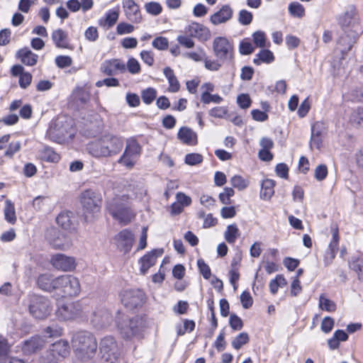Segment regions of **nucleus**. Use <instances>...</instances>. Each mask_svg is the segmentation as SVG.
<instances>
[{
    "label": "nucleus",
    "instance_id": "57",
    "mask_svg": "<svg viewBox=\"0 0 363 363\" xmlns=\"http://www.w3.org/2000/svg\"><path fill=\"white\" fill-rule=\"evenodd\" d=\"M134 26L125 22L118 23L116 27V33L120 35L131 33L134 31Z\"/></svg>",
    "mask_w": 363,
    "mask_h": 363
},
{
    "label": "nucleus",
    "instance_id": "32",
    "mask_svg": "<svg viewBox=\"0 0 363 363\" xmlns=\"http://www.w3.org/2000/svg\"><path fill=\"white\" fill-rule=\"evenodd\" d=\"M71 100L77 106L85 104L89 100V93L83 88H77L72 91Z\"/></svg>",
    "mask_w": 363,
    "mask_h": 363
},
{
    "label": "nucleus",
    "instance_id": "22",
    "mask_svg": "<svg viewBox=\"0 0 363 363\" xmlns=\"http://www.w3.org/2000/svg\"><path fill=\"white\" fill-rule=\"evenodd\" d=\"M57 223L63 229L72 233L77 230L76 218L70 211L61 212L56 218Z\"/></svg>",
    "mask_w": 363,
    "mask_h": 363
},
{
    "label": "nucleus",
    "instance_id": "43",
    "mask_svg": "<svg viewBox=\"0 0 363 363\" xmlns=\"http://www.w3.org/2000/svg\"><path fill=\"white\" fill-rule=\"evenodd\" d=\"M62 335V328L56 324L48 326L44 329L45 337H58Z\"/></svg>",
    "mask_w": 363,
    "mask_h": 363
},
{
    "label": "nucleus",
    "instance_id": "54",
    "mask_svg": "<svg viewBox=\"0 0 363 363\" xmlns=\"http://www.w3.org/2000/svg\"><path fill=\"white\" fill-rule=\"evenodd\" d=\"M152 45L158 50H165L168 48L169 40L165 37H157L153 40Z\"/></svg>",
    "mask_w": 363,
    "mask_h": 363
},
{
    "label": "nucleus",
    "instance_id": "47",
    "mask_svg": "<svg viewBox=\"0 0 363 363\" xmlns=\"http://www.w3.org/2000/svg\"><path fill=\"white\" fill-rule=\"evenodd\" d=\"M157 96V91L155 89L150 87L143 90L141 93L143 101L146 104H150Z\"/></svg>",
    "mask_w": 363,
    "mask_h": 363
},
{
    "label": "nucleus",
    "instance_id": "36",
    "mask_svg": "<svg viewBox=\"0 0 363 363\" xmlns=\"http://www.w3.org/2000/svg\"><path fill=\"white\" fill-rule=\"evenodd\" d=\"M350 123L354 126L363 125V105L352 111L350 116Z\"/></svg>",
    "mask_w": 363,
    "mask_h": 363
},
{
    "label": "nucleus",
    "instance_id": "63",
    "mask_svg": "<svg viewBox=\"0 0 363 363\" xmlns=\"http://www.w3.org/2000/svg\"><path fill=\"white\" fill-rule=\"evenodd\" d=\"M55 63L60 68H65L69 67L72 63V60L67 55H59L55 58Z\"/></svg>",
    "mask_w": 363,
    "mask_h": 363
},
{
    "label": "nucleus",
    "instance_id": "46",
    "mask_svg": "<svg viewBox=\"0 0 363 363\" xmlns=\"http://www.w3.org/2000/svg\"><path fill=\"white\" fill-rule=\"evenodd\" d=\"M347 35H351V32L344 33L342 35H340L337 41V44L341 47L340 51L343 55H345L347 52H349L352 49L353 45L354 44L352 43L349 48V45H347V43H348L350 37L347 36Z\"/></svg>",
    "mask_w": 363,
    "mask_h": 363
},
{
    "label": "nucleus",
    "instance_id": "3",
    "mask_svg": "<svg viewBox=\"0 0 363 363\" xmlns=\"http://www.w3.org/2000/svg\"><path fill=\"white\" fill-rule=\"evenodd\" d=\"M79 201L82 206L85 222H94L101 211V194L91 189H87L81 194Z\"/></svg>",
    "mask_w": 363,
    "mask_h": 363
},
{
    "label": "nucleus",
    "instance_id": "8",
    "mask_svg": "<svg viewBox=\"0 0 363 363\" xmlns=\"http://www.w3.org/2000/svg\"><path fill=\"white\" fill-rule=\"evenodd\" d=\"M101 358L106 363H116L120 356V350L115 337L111 335L101 339L99 344Z\"/></svg>",
    "mask_w": 363,
    "mask_h": 363
},
{
    "label": "nucleus",
    "instance_id": "30",
    "mask_svg": "<svg viewBox=\"0 0 363 363\" xmlns=\"http://www.w3.org/2000/svg\"><path fill=\"white\" fill-rule=\"evenodd\" d=\"M118 16L119 13L118 11L114 9L108 10L104 17L99 19L98 24L102 28H110L116 24Z\"/></svg>",
    "mask_w": 363,
    "mask_h": 363
},
{
    "label": "nucleus",
    "instance_id": "53",
    "mask_svg": "<svg viewBox=\"0 0 363 363\" xmlns=\"http://www.w3.org/2000/svg\"><path fill=\"white\" fill-rule=\"evenodd\" d=\"M184 56L195 62H201L204 61L206 54L203 48H199L197 52H186Z\"/></svg>",
    "mask_w": 363,
    "mask_h": 363
},
{
    "label": "nucleus",
    "instance_id": "62",
    "mask_svg": "<svg viewBox=\"0 0 363 363\" xmlns=\"http://www.w3.org/2000/svg\"><path fill=\"white\" fill-rule=\"evenodd\" d=\"M229 324L234 330H240L243 327L242 319L235 314H231L229 319Z\"/></svg>",
    "mask_w": 363,
    "mask_h": 363
},
{
    "label": "nucleus",
    "instance_id": "20",
    "mask_svg": "<svg viewBox=\"0 0 363 363\" xmlns=\"http://www.w3.org/2000/svg\"><path fill=\"white\" fill-rule=\"evenodd\" d=\"M81 311L82 307L78 302L69 303L58 308L57 315L65 320H71L78 317Z\"/></svg>",
    "mask_w": 363,
    "mask_h": 363
},
{
    "label": "nucleus",
    "instance_id": "58",
    "mask_svg": "<svg viewBox=\"0 0 363 363\" xmlns=\"http://www.w3.org/2000/svg\"><path fill=\"white\" fill-rule=\"evenodd\" d=\"M128 72L133 74H138L140 72V65L138 61L134 58L130 57L125 65Z\"/></svg>",
    "mask_w": 363,
    "mask_h": 363
},
{
    "label": "nucleus",
    "instance_id": "39",
    "mask_svg": "<svg viewBox=\"0 0 363 363\" xmlns=\"http://www.w3.org/2000/svg\"><path fill=\"white\" fill-rule=\"evenodd\" d=\"M289 12L294 17L302 18L305 15V9L302 4L295 1L289 5Z\"/></svg>",
    "mask_w": 363,
    "mask_h": 363
},
{
    "label": "nucleus",
    "instance_id": "18",
    "mask_svg": "<svg viewBox=\"0 0 363 363\" xmlns=\"http://www.w3.org/2000/svg\"><path fill=\"white\" fill-rule=\"evenodd\" d=\"M117 247L124 253L130 252L133 240L134 235L133 233L125 229L119 232L114 238Z\"/></svg>",
    "mask_w": 363,
    "mask_h": 363
},
{
    "label": "nucleus",
    "instance_id": "1",
    "mask_svg": "<svg viewBox=\"0 0 363 363\" xmlns=\"http://www.w3.org/2000/svg\"><path fill=\"white\" fill-rule=\"evenodd\" d=\"M72 344L76 357L82 362H85L92 359L96 354V340L89 332L79 331L74 333Z\"/></svg>",
    "mask_w": 363,
    "mask_h": 363
},
{
    "label": "nucleus",
    "instance_id": "34",
    "mask_svg": "<svg viewBox=\"0 0 363 363\" xmlns=\"http://www.w3.org/2000/svg\"><path fill=\"white\" fill-rule=\"evenodd\" d=\"M67 33L60 28L54 30L52 33V39L57 48H67Z\"/></svg>",
    "mask_w": 363,
    "mask_h": 363
},
{
    "label": "nucleus",
    "instance_id": "31",
    "mask_svg": "<svg viewBox=\"0 0 363 363\" xmlns=\"http://www.w3.org/2000/svg\"><path fill=\"white\" fill-rule=\"evenodd\" d=\"M17 56L21 59V62L27 66H33L38 62V55L33 53L27 48L21 49L17 52Z\"/></svg>",
    "mask_w": 363,
    "mask_h": 363
},
{
    "label": "nucleus",
    "instance_id": "59",
    "mask_svg": "<svg viewBox=\"0 0 363 363\" xmlns=\"http://www.w3.org/2000/svg\"><path fill=\"white\" fill-rule=\"evenodd\" d=\"M177 40L181 45L186 48H192L195 45L194 41L191 39V37L186 34L178 35Z\"/></svg>",
    "mask_w": 363,
    "mask_h": 363
},
{
    "label": "nucleus",
    "instance_id": "52",
    "mask_svg": "<svg viewBox=\"0 0 363 363\" xmlns=\"http://www.w3.org/2000/svg\"><path fill=\"white\" fill-rule=\"evenodd\" d=\"M203 161V156L199 153H189L186 155L184 162L190 166L197 165Z\"/></svg>",
    "mask_w": 363,
    "mask_h": 363
},
{
    "label": "nucleus",
    "instance_id": "19",
    "mask_svg": "<svg viewBox=\"0 0 363 363\" xmlns=\"http://www.w3.org/2000/svg\"><path fill=\"white\" fill-rule=\"evenodd\" d=\"M118 328L123 338L130 339L138 332V320L123 319L122 322L118 323Z\"/></svg>",
    "mask_w": 363,
    "mask_h": 363
},
{
    "label": "nucleus",
    "instance_id": "24",
    "mask_svg": "<svg viewBox=\"0 0 363 363\" xmlns=\"http://www.w3.org/2000/svg\"><path fill=\"white\" fill-rule=\"evenodd\" d=\"M106 145L103 135L100 139L89 143L86 149L89 153L95 157H108V152Z\"/></svg>",
    "mask_w": 363,
    "mask_h": 363
},
{
    "label": "nucleus",
    "instance_id": "37",
    "mask_svg": "<svg viewBox=\"0 0 363 363\" xmlns=\"http://www.w3.org/2000/svg\"><path fill=\"white\" fill-rule=\"evenodd\" d=\"M274 60L272 52L269 50H262L254 59V63L260 65L261 62L270 63Z\"/></svg>",
    "mask_w": 363,
    "mask_h": 363
},
{
    "label": "nucleus",
    "instance_id": "16",
    "mask_svg": "<svg viewBox=\"0 0 363 363\" xmlns=\"http://www.w3.org/2000/svg\"><path fill=\"white\" fill-rule=\"evenodd\" d=\"M126 70L125 63L120 59H111L104 61L100 66V71L108 76L123 73Z\"/></svg>",
    "mask_w": 363,
    "mask_h": 363
},
{
    "label": "nucleus",
    "instance_id": "41",
    "mask_svg": "<svg viewBox=\"0 0 363 363\" xmlns=\"http://www.w3.org/2000/svg\"><path fill=\"white\" fill-rule=\"evenodd\" d=\"M144 8L147 13L154 16L160 15L162 11V6L160 3L156 1L146 3Z\"/></svg>",
    "mask_w": 363,
    "mask_h": 363
},
{
    "label": "nucleus",
    "instance_id": "56",
    "mask_svg": "<svg viewBox=\"0 0 363 363\" xmlns=\"http://www.w3.org/2000/svg\"><path fill=\"white\" fill-rule=\"evenodd\" d=\"M326 133V126L323 122L317 121L311 127V135L323 136Z\"/></svg>",
    "mask_w": 363,
    "mask_h": 363
},
{
    "label": "nucleus",
    "instance_id": "50",
    "mask_svg": "<svg viewBox=\"0 0 363 363\" xmlns=\"http://www.w3.org/2000/svg\"><path fill=\"white\" fill-rule=\"evenodd\" d=\"M331 233L333 235L332 240L328 245V249L337 252L339 244V232L336 225L331 226Z\"/></svg>",
    "mask_w": 363,
    "mask_h": 363
},
{
    "label": "nucleus",
    "instance_id": "2",
    "mask_svg": "<svg viewBox=\"0 0 363 363\" xmlns=\"http://www.w3.org/2000/svg\"><path fill=\"white\" fill-rule=\"evenodd\" d=\"M129 196L116 195L106 201V210L120 223L126 225L131 221L135 214L129 206Z\"/></svg>",
    "mask_w": 363,
    "mask_h": 363
},
{
    "label": "nucleus",
    "instance_id": "9",
    "mask_svg": "<svg viewBox=\"0 0 363 363\" xmlns=\"http://www.w3.org/2000/svg\"><path fill=\"white\" fill-rule=\"evenodd\" d=\"M30 313L37 319H44L50 313V303L49 300L43 296L37 294H31L29 296Z\"/></svg>",
    "mask_w": 363,
    "mask_h": 363
},
{
    "label": "nucleus",
    "instance_id": "44",
    "mask_svg": "<svg viewBox=\"0 0 363 363\" xmlns=\"http://www.w3.org/2000/svg\"><path fill=\"white\" fill-rule=\"evenodd\" d=\"M201 101L205 104H208L210 103L220 104L223 101V98L218 94L202 92L201 95Z\"/></svg>",
    "mask_w": 363,
    "mask_h": 363
},
{
    "label": "nucleus",
    "instance_id": "38",
    "mask_svg": "<svg viewBox=\"0 0 363 363\" xmlns=\"http://www.w3.org/2000/svg\"><path fill=\"white\" fill-rule=\"evenodd\" d=\"M319 307L328 312H334L336 310L335 303L326 298L323 294L319 297Z\"/></svg>",
    "mask_w": 363,
    "mask_h": 363
},
{
    "label": "nucleus",
    "instance_id": "64",
    "mask_svg": "<svg viewBox=\"0 0 363 363\" xmlns=\"http://www.w3.org/2000/svg\"><path fill=\"white\" fill-rule=\"evenodd\" d=\"M227 108L223 106H216L211 108L208 111V113L211 117L218 118H223L227 114Z\"/></svg>",
    "mask_w": 363,
    "mask_h": 363
},
{
    "label": "nucleus",
    "instance_id": "4",
    "mask_svg": "<svg viewBox=\"0 0 363 363\" xmlns=\"http://www.w3.org/2000/svg\"><path fill=\"white\" fill-rule=\"evenodd\" d=\"M338 23L344 33L351 32V35H347L350 37L347 43L350 48L352 43H356L359 35L362 33L354 9L351 8L341 15L338 18Z\"/></svg>",
    "mask_w": 363,
    "mask_h": 363
},
{
    "label": "nucleus",
    "instance_id": "5",
    "mask_svg": "<svg viewBox=\"0 0 363 363\" xmlns=\"http://www.w3.org/2000/svg\"><path fill=\"white\" fill-rule=\"evenodd\" d=\"M73 135L72 125L67 121L57 119L52 121L47 130L48 138L57 143H62Z\"/></svg>",
    "mask_w": 363,
    "mask_h": 363
},
{
    "label": "nucleus",
    "instance_id": "14",
    "mask_svg": "<svg viewBox=\"0 0 363 363\" xmlns=\"http://www.w3.org/2000/svg\"><path fill=\"white\" fill-rule=\"evenodd\" d=\"M144 294L139 289L125 290L121 296L122 303L128 308L133 309L141 305Z\"/></svg>",
    "mask_w": 363,
    "mask_h": 363
},
{
    "label": "nucleus",
    "instance_id": "17",
    "mask_svg": "<svg viewBox=\"0 0 363 363\" xmlns=\"http://www.w3.org/2000/svg\"><path fill=\"white\" fill-rule=\"evenodd\" d=\"M164 250L158 248L150 251L143 256L138 261L140 274H146L149 269L155 264L157 259L162 256Z\"/></svg>",
    "mask_w": 363,
    "mask_h": 363
},
{
    "label": "nucleus",
    "instance_id": "45",
    "mask_svg": "<svg viewBox=\"0 0 363 363\" xmlns=\"http://www.w3.org/2000/svg\"><path fill=\"white\" fill-rule=\"evenodd\" d=\"M252 40L258 48L267 47L266 35L263 31L257 30L252 34Z\"/></svg>",
    "mask_w": 363,
    "mask_h": 363
},
{
    "label": "nucleus",
    "instance_id": "35",
    "mask_svg": "<svg viewBox=\"0 0 363 363\" xmlns=\"http://www.w3.org/2000/svg\"><path fill=\"white\" fill-rule=\"evenodd\" d=\"M239 236L240 230L235 224H231L227 227L224 237L229 244H234Z\"/></svg>",
    "mask_w": 363,
    "mask_h": 363
},
{
    "label": "nucleus",
    "instance_id": "6",
    "mask_svg": "<svg viewBox=\"0 0 363 363\" xmlns=\"http://www.w3.org/2000/svg\"><path fill=\"white\" fill-rule=\"evenodd\" d=\"M142 153V147L134 138H128L125 141V147L123 155L118 160V163L132 169Z\"/></svg>",
    "mask_w": 363,
    "mask_h": 363
},
{
    "label": "nucleus",
    "instance_id": "40",
    "mask_svg": "<svg viewBox=\"0 0 363 363\" xmlns=\"http://www.w3.org/2000/svg\"><path fill=\"white\" fill-rule=\"evenodd\" d=\"M274 183H262L260 198L264 200H269L273 196Z\"/></svg>",
    "mask_w": 363,
    "mask_h": 363
},
{
    "label": "nucleus",
    "instance_id": "26",
    "mask_svg": "<svg viewBox=\"0 0 363 363\" xmlns=\"http://www.w3.org/2000/svg\"><path fill=\"white\" fill-rule=\"evenodd\" d=\"M56 280L57 277L51 274H42L38 277L37 284L41 290L51 292L57 289Z\"/></svg>",
    "mask_w": 363,
    "mask_h": 363
},
{
    "label": "nucleus",
    "instance_id": "48",
    "mask_svg": "<svg viewBox=\"0 0 363 363\" xmlns=\"http://www.w3.org/2000/svg\"><path fill=\"white\" fill-rule=\"evenodd\" d=\"M249 342V336L247 333H241L232 341V346L235 350L240 349Z\"/></svg>",
    "mask_w": 363,
    "mask_h": 363
},
{
    "label": "nucleus",
    "instance_id": "10",
    "mask_svg": "<svg viewBox=\"0 0 363 363\" xmlns=\"http://www.w3.org/2000/svg\"><path fill=\"white\" fill-rule=\"evenodd\" d=\"M68 341L60 340L52 344L43 357L45 363H57L69 355Z\"/></svg>",
    "mask_w": 363,
    "mask_h": 363
},
{
    "label": "nucleus",
    "instance_id": "25",
    "mask_svg": "<svg viewBox=\"0 0 363 363\" xmlns=\"http://www.w3.org/2000/svg\"><path fill=\"white\" fill-rule=\"evenodd\" d=\"M91 321L94 327L102 328L111 323L112 315L106 309H99L93 313Z\"/></svg>",
    "mask_w": 363,
    "mask_h": 363
},
{
    "label": "nucleus",
    "instance_id": "27",
    "mask_svg": "<svg viewBox=\"0 0 363 363\" xmlns=\"http://www.w3.org/2000/svg\"><path fill=\"white\" fill-rule=\"evenodd\" d=\"M44 341L40 337H33L30 339L23 342L22 351L26 354H30L41 349Z\"/></svg>",
    "mask_w": 363,
    "mask_h": 363
},
{
    "label": "nucleus",
    "instance_id": "55",
    "mask_svg": "<svg viewBox=\"0 0 363 363\" xmlns=\"http://www.w3.org/2000/svg\"><path fill=\"white\" fill-rule=\"evenodd\" d=\"M197 265L200 273L202 274L205 279H209L211 276V272L209 266L205 262L203 259H199Z\"/></svg>",
    "mask_w": 363,
    "mask_h": 363
},
{
    "label": "nucleus",
    "instance_id": "28",
    "mask_svg": "<svg viewBox=\"0 0 363 363\" xmlns=\"http://www.w3.org/2000/svg\"><path fill=\"white\" fill-rule=\"evenodd\" d=\"M63 238V235L56 229H51L47 234L50 244L56 250H64L67 247V245L62 242Z\"/></svg>",
    "mask_w": 363,
    "mask_h": 363
},
{
    "label": "nucleus",
    "instance_id": "29",
    "mask_svg": "<svg viewBox=\"0 0 363 363\" xmlns=\"http://www.w3.org/2000/svg\"><path fill=\"white\" fill-rule=\"evenodd\" d=\"M177 137L186 145H195L197 144V135L189 128H181L177 133Z\"/></svg>",
    "mask_w": 363,
    "mask_h": 363
},
{
    "label": "nucleus",
    "instance_id": "23",
    "mask_svg": "<svg viewBox=\"0 0 363 363\" xmlns=\"http://www.w3.org/2000/svg\"><path fill=\"white\" fill-rule=\"evenodd\" d=\"M233 16V10L229 5H223L217 12L210 16L209 21L213 26L225 23Z\"/></svg>",
    "mask_w": 363,
    "mask_h": 363
},
{
    "label": "nucleus",
    "instance_id": "61",
    "mask_svg": "<svg viewBox=\"0 0 363 363\" xmlns=\"http://www.w3.org/2000/svg\"><path fill=\"white\" fill-rule=\"evenodd\" d=\"M328 175V168L325 164L318 165L314 171V177L317 180L322 181Z\"/></svg>",
    "mask_w": 363,
    "mask_h": 363
},
{
    "label": "nucleus",
    "instance_id": "12",
    "mask_svg": "<svg viewBox=\"0 0 363 363\" xmlns=\"http://www.w3.org/2000/svg\"><path fill=\"white\" fill-rule=\"evenodd\" d=\"M50 263L54 268L62 272H72L77 266L74 257L61 253L52 255L50 259Z\"/></svg>",
    "mask_w": 363,
    "mask_h": 363
},
{
    "label": "nucleus",
    "instance_id": "33",
    "mask_svg": "<svg viewBox=\"0 0 363 363\" xmlns=\"http://www.w3.org/2000/svg\"><path fill=\"white\" fill-rule=\"evenodd\" d=\"M5 220L10 224H15L16 222V210L13 203L10 200L5 201V207L4 209Z\"/></svg>",
    "mask_w": 363,
    "mask_h": 363
},
{
    "label": "nucleus",
    "instance_id": "51",
    "mask_svg": "<svg viewBox=\"0 0 363 363\" xmlns=\"http://www.w3.org/2000/svg\"><path fill=\"white\" fill-rule=\"evenodd\" d=\"M252 13L245 9H242L238 13V22L242 26H248L252 21Z\"/></svg>",
    "mask_w": 363,
    "mask_h": 363
},
{
    "label": "nucleus",
    "instance_id": "11",
    "mask_svg": "<svg viewBox=\"0 0 363 363\" xmlns=\"http://www.w3.org/2000/svg\"><path fill=\"white\" fill-rule=\"evenodd\" d=\"M213 50L220 60H230L233 57V43L225 37H216L213 41Z\"/></svg>",
    "mask_w": 363,
    "mask_h": 363
},
{
    "label": "nucleus",
    "instance_id": "7",
    "mask_svg": "<svg viewBox=\"0 0 363 363\" xmlns=\"http://www.w3.org/2000/svg\"><path fill=\"white\" fill-rule=\"evenodd\" d=\"M57 289L60 292L61 296H77L81 291L79 279L70 274L60 275L57 277Z\"/></svg>",
    "mask_w": 363,
    "mask_h": 363
},
{
    "label": "nucleus",
    "instance_id": "42",
    "mask_svg": "<svg viewBox=\"0 0 363 363\" xmlns=\"http://www.w3.org/2000/svg\"><path fill=\"white\" fill-rule=\"evenodd\" d=\"M42 158L48 162H57L60 160V155L52 148L46 147L41 152Z\"/></svg>",
    "mask_w": 363,
    "mask_h": 363
},
{
    "label": "nucleus",
    "instance_id": "21",
    "mask_svg": "<svg viewBox=\"0 0 363 363\" xmlns=\"http://www.w3.org/2000/svg\"><path fill=\"white\" fill-rule=\"evenodd\" d=\"M106 150L108 152V157L118 155L124 145V141L122 137L112 134H105L104 135Z\"/></svg>",
    "mask_w": 363,
    "mask_h": 363
},
{
    "label": "nucleus",
    "instance_id": "60",
    "mask_svg": "<svg viewBox=\"0 0 363 363\" xmlns=\"http://www.w3.org/2000/svg\"><path fill=\"white\" fill-rule=\"evenodd\" d=\"M335 321L330 316L325 317L320 325L321 330L325 333H329L333 328Z\"/></svg>",
    "mask_w": 363,
    "mask_h": 363
},
{
    "label": "nucleus",
    "instance_id": "49",
    "mask_svg": "<svg viewBox=\"0 0 363 363\" xmlns=\"http://www.w3.org/2000/svg\"><path fill=\"white\" fill-rule=\"evenodd\" d=\"M48 201L49 199L47 197L37 196L33 201V208L38 211H45L48 206Z\"/></svg>",
    "mask_w": 363,
    "mask_h": 363
},
{
    "label": "nucleus",
    "instance_id": "15",
    "mask_svg": "<svg viewBox=\"0 0 363 363\" xmlns=\"http://www.w3.org/2000/svg\"><path fill=\"white\" fill-rule=\"evenodd\" d=\"M184 33L201 42L207 41L211 35L210 30L206 26L196 22H192L186 26Z\"/></svg>",
    "mask_w": 363,
    "mask_h": 363
},
{
    "label": "nucleus",
    "instance_id": "13",
    "mask_svg": "<svg viewBox=\"0 0 363 363\" xmlns=\"http://www.w3.org/2000/svg\"><path fill=\"white\" fill-rule=\"evenodd\" d=\"M123 9L126 18L133 23H142L143 18L139 5L134 0H123Z\"/></svg>",
    "mask_w": 363,
    "mask_h": 363
}]
</instances>
